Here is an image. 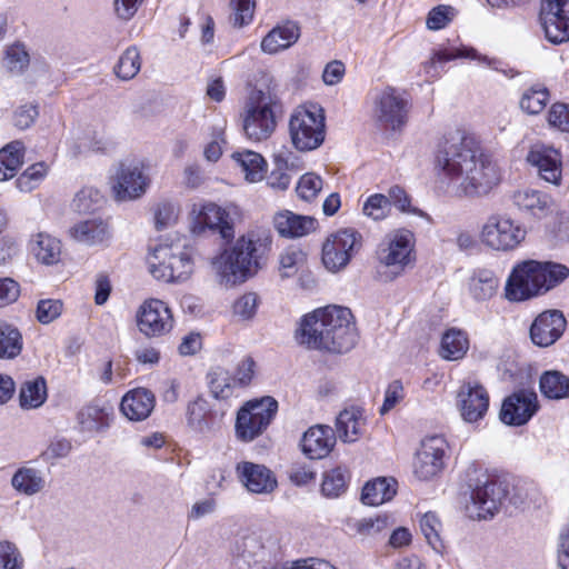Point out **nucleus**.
<instances>
[{
	"mask_svg": "<svg viewBox=\"0 0 569 569\" xmlns=\"http://www.w3.org/2000/svg\"><path fill=\"white\" fill-rule=\"evenodd\" d=\"M550 100L547 87L540 83L527 88L520 99V108L529 114L540 113Z\"/></svg>",
	"mask_w": 569,
	"mask_h": 569,
	"instance_id": "obj_45",
	"label": "nucleus"
},
{
	"mask_svg": "<svg viewBox=\"0 0 569 569\" xmlns=\"http://www.w3.org/2000/svg\"><path fill=\"white\" fill-rule=\"evenodd\" d=\"M278 411V402L272 397L247 401L237 412L234 432L242 442H251L261 436Z\"/></svg>",
	"mask_w": 569,
	"mask_h": 569,
	"instance_id": "obj_9",
	"label": "nucleus"
},
{
	"mask_svg": "<svg viewBox=\"0 0 569 569\" xmlns=\"http://www.w3.org/2000/svg\"><path fill=\"white\" fill-rule=\"evenodd\" d=\"M112 418L113 409L111 406L90 402L79 410L77 422L81 432L94 435L108 429Z\"/></svg>",
	"mask_w": 569,
	"mask_h": 569,
	"instance_id": "obj_29",
	"label": "nucleus"
},
{
	"mask_svg": "<svg viewBox=\"0 0 569 569\" xmlns=\"http://www.w3.org/2000/svg\"><path fill=\"white\" fill-rule=\"evenodd\" d=\"M467 336L460 330H448L441 340L440 355L447 360H458L468 350Z\"/></svg>",
	"mask_w": 569,
	"mask_h": 569,
	"instance_id": "obj_47",
	"label": "nucleus"
},
{
	"mask_svg": "<svg viewBox=\"0 0 569 569\" xmlns=\"http://www.w3.org/2000/svg\"><path fill=\"white\" fill-rule=\"evenodd\" d=\"M408 110V100L395 88L388 87L376 97L375 113L386 129L402 128L407 122Z\"/></svg>",
	"mask_w": 569,
	"mask_h": 569,
	"instance_id": "obj_18",
	"label": "nucleus"
},
{
	"mask_svg": "<svg viewBox=\"0 0 569 569\" xmlns=\"http://www.w3.org/2000/svg\"><path fill=\"white\" fill-rule=\"evenodd\" d=\"M272 540L271 533L259 529L251 531L237 542L233 551V566L236 569H251L264 556L267 545Z\"/></svg>",
	"mask_w": 569,
	"mask_h": 569,
	"instance_id": "obj_21",
	"label": "nucleus"
},
{
	"mask_svg": "<svg viewBox=\"0 0 569 569\" xmlns=\"http://www.w3.org/2000/svg\"><path fill=\"white\" fill-rule=\"evenodd\" d=\"M48 171L49 166L46 162L33 163L18 177L16 186L21 192H30L40 186Z\"/></svg>",
	"mask_w": 569,
	"mask_h": 569,
	"instance_id": "obj_49",
	"label": "nucleus"
},
{
	"mask_svg": "<svg viewBox=\"0 0 569 569\" xmlns=\"http://www.w3.org/2000/svg\"><path fill=\"white\" fill-rule=\"evenodd\" d=\"M362 247V236L352 228L330 233L322 244V262L332 272L348 266Z\"/></svg>",
	"mask_w": 569,
	"mask_h": 569,
	"instance_id": "obj_14",
	"label": "nucleus"
},
{
	"mask_svg": "<svg viewBox=\"0 0 569 569\" xmlns=\"http://www.w3.org/2000/svg\"><path fill=\"white\" fill-rule=\"evenodd\" d=\"M46 485L41 470L32 467L19 468L11 479V486L20 493L33 496L40 492Z\"/></svg>",
	"mask_w": 569,
	"mask_h": 569,
	"instance_id": "obj_38",
	"label": "nucleus"
},
{
	"mask_svg": "<svg viewBox=\"0 0 569 569\" xmlns=\"http://www.w3.org/2000/svg\"><path fill=\"white\" fill-rule=\"evenodd\" d=\"M151 274L166 282H180L193 271L190 252L179 244H159L148 257Z\"/></svg>",
	"mask_w": 569,
	"mask_h": 569,
	"instance_id": "obj_8",
	"label": "nucleus"
},
{
	"mask_svg": "<svg viewBox=\"0 0 569 569\" xmlns=\"http://www.w3.org/2000/svg\"><path fill=\"white\" fill-rule=\"evenodd\" d=\"M63 305L60 300L43 299L37 306V319L42 325H48L60 317Z\"/></svg>",
	"mask_w": 569,
	"mask_h": 569,
	"instance_id": "obj_61",
	"label": "nucleus"
},
{
	"mask_svg": "<svg viewBox=\"0 0 569 569\" xmlns=\"http://www.w3.org/2000/svg\"><path fill=\"white\" fill-rule=\"evenodd\" d=\"M527 161L537 169L541 179L556 186L560 183L562 161L557 149L543 143H535L527 154Z\"/></svg>",
	"mask_w": 569,
	"mask_h": 569,
	"instance_id": "obj_23",
	"label": "nucleus"
},
{
	"mask_svg": "<svg viewBox=\"0 0 569 569\" xmlns=\"http://www.w3.org/2000/svg\"><path fill=\"white\" fill-rule=\"evenodd\" d=\"M258 309V297L253 292H247L234 300L232 313L240 320H250Z\"/></svg>",
	"mask_w": 569,
	"mask_h": 569,
	"instance_id": "obj_57",
	"label": "nucleus"
},
{
	"mask_svg": "<svg viewBox=\"0 0 569 569\" xmlns=\"http://www.w3.org/2000/svg\"><path fill=\"white\" fill-rule=\"evenodd\" d=\"M541 393L552 400L565 399L569 396V377L559 371H547L540 377Z\"/></svg>",
	"mask_w": 569,
	"mask_h": 569,
	"instance_id": "obj_44",
	"label": "nucleus"
},
{
	"mask_svg": "<svg viewBox=\"0 0 569 569\" xmlns=\"http://www.w3.org/2000/svg\"><path fill=\"white\" fill-rule=\"evenodd\" d=\"M23 558L10 541L0 542V569H22Z\"/></svg>",
	"mask_w": 569,
	"mask_h": 569,
	"instance_id": "obj_60",
	"label": "nucleus"
},
{
	"mask_svg": "<svg viewBox=\"0 0 569 569\" xmlns=\"http://www.w3.org/2000/svg\"><path fill=\"white\" fill-rule=\"evenodd\" d=\"M442 523L435 512H426L420 518V530L428 545L437 552L441 553L445 546L440 536Z\"/></svg>",
	"mask_w": 569,
	"mask_h": 569,
	"instance_id": "obj_48",
	"label": "nucleus"
},
{
	"mask_svg": "<svg viewBox=\"0 0 569 569\" xmlns=\"http://www.w3.org/2000/svg\"><path fill=\"white\" fill-rule=\"evenodd\" d=\"M336 445V435L327 425L310 427L301 438V450L309 459H322L329 456Z\"/></svg>",
	"mask_w": 569,
	"mask_h": 569,
	"instance_id": "obj_26",
	"label": "nucleus"
},
{
	"mask_svg": "<svg viewBox=\"0 0 569 569\" xmlns=\"http://www.w3.org/2000/svg\"><path fill=\"white\" fill-rule=\"evenodd\" d=\"M181 208L178 201L160 200L154 208V221L157 229H164L177 223Z\"/></svg>",
	"mask_w": 569,
	"mask_h": 569,
	"instance_id": "obj_51",
	"label": "nucleus"
},
{
	"mask_svg": "<svg viewBox=\"0 0 569 569\" xmlns=\"http://www.w3.org/2000/svg\"><path fill=\"white\" fill-rule=\"evenodd\" d=\"M102 200L101 192L93 187H84L73 198V208L82 213L89 212Z\"/></svg>",
	"mask_w": 569,
	"mask_h": 569,
	"instance_id": "obj_56",
	"label": "nucleus"
},
{
	"mask_svg": "<svg viewBox=\"0 0 569 569\" xmlns=\"http://www.w3.org/2000/svg\"><path fill=\"white\" fill-rule=\"evenodd\" d=\"M471 491V506L468 507L470 517L487 519L492 517L508 495V486L505 481L481 472L476 483L469 482Z\"/></svg>",
	"mask_w": 569,
	"mask_h": 569,
	"instance_id": "obj_11",
	"label": "nucleus"
},
{
	"mask_svg": "<svg viewBox=\"0 0 569 569\" xmlns=\"http://www.w3.org/2000/svg\"><path fill=\"white\" fill-rule=\"evenodd\" d=\"M232 21L237 27L249 24L254 16L256 0H230Z\"/></svg>",
	"mask_w": 569,
	"mask_h": 569,
	"instance_id": "obj_58",
	"label": "nucleus"
},
{
	"mask_svg": "<svg viewBox=\"0 0 569 569\" xmlns=\"http://www.w3.org/2000/svg\"><path fill=\"white\" fill-rule=\"evenodd\" d=\"M366 425L365 410L357 406H350L337 416L336 432L342 442L352 443L365 435Z\"/></svg>",
	"mask_w": 569,
	"mask_h": 569,
	"instance_id": "obj_28",
	"label": "nucleus"
},
{
	"mask_svg": "<svg viewBox=\"0 0 569 569\" xmlns=\"http://www.w3.org/2000/svg\"><path fill=\"white\" fill-rule=\"evenodd\" d=\"M73 240L86 246H104L111 239V230L107 221L94 218L79 221L70 230Z\"/></svg>",
	"mask_w": 569,
	"mask_h": 569,
	"instance_id": "obj_30",
	"label": "nucleus"
},
{
	"mask_svg": "<svg viewBox=\"0 0 569 569\" xmlns=\"http://www.w3.org/2000/svg\"><path fill=\"white\" fill-rule=\"evenodd\" d=\"M567 321L562 312L550 310L540 313L530 327V338L536 346L549 347L563 333Z\"/></svg>",
	"mask_w": 569,
	"mask_h": 569,
	"instance_id": "obj_25",
	"label": "nucleus"
},
{
	"mask_svg": "<svg viewBox=\"0 0 569 569\" xmlns=\"http://www.w3.org/2000/svg\"><path fill=\"white\" fill-rule=\"evenodd\" d=\"M512 200L520 210L537 218L546 217L551 207V198L548 194L530 188L516 191Z\"/></svg>",
	"mask_w": 569,
	"mask_h": 569,
	"instance_id": "obj_34",
	"label": "nucleus"
},
{
	"mask_svg": "<svg viewBox=\"0 0 569 569\" xmlns=\"http://www.w3.org/2000/svg\"><path fill=\"white\" fill-rule=\"evenodd\" d=\"M523 226L507 214H490L479 232L481 243L495 251L509 252L517 249L526 239Z\"/></svg>",
	"mask_w": 569,
	"mask_h": 569,
	"instance_id": "obj_10",
	"label": "nucleus"
},
{
	"mask_svg": "<svg viewBox=\"0 0 569 569\" xmlns=\"http://www.w3.org/2000/svg\"><path fill=\"white\" fill-rule=\"evenodd\" d=\"M448 449V442L441 436L425 438L413 460L415 476L423 481L439 476L445 468Z\"/></svg>",
	"mask_w": 569,
	"mask_h": 569,
	"instance_id": "obj_15",
	"label": "nucleus"
},
{
	"mask_svg": "<svg viewBox=\"0 0 569 569\" xmlns=\"http://www.w3.org/2000/svg\"><path fill=\"white\" fill-rule=\"evenodd\" d=\"M239 208L233 203L220 206L212 201L194 203L190 211V230L194 236L207 232L218 233L221 239L234 238V224L239 218Z\"/></svg>",
	"mask_w": 569,
	"mask_h": 569,
	"instance_id": "obj_6",
	"label": "nucleus"
},
{
	"mask_svg": "<svg viewBox=\"0 0 569 569\" xmlns=\"http://www.w3.org/2000/svg\"><path fill=\"white\" fill-rule=\"evenodd\" d=\"M232 159L240 167L244 178L249 182H257L263 178L266 161L261 154L251 150L236 151Z\"/></svg>",
	"mask_w": 569,
	"mask_h": 569,
	"instance_id": "obj_40",
	"label": "nucleus"
},
{
	"mask_svg": "<svg viewBox=\"0 0 569 569\" xmlns=\"http://www.w3.org/2000/svg\"><path fill=\"white\" fill-rule=\"evenodd\" d=\"M273 227L277 232L289 239L301 238L316 231L318 221L310 216H302L290 210H282L274 214Z\"/></svg>",
	"mask_w": 569,
	"mask_h": 569,
	"instance_id": "obj_27",
	"label": "nucleus"
},
{
	"mask_svg": "<svg viewBox=\"0 0 569 569\" xmlns=\"http://www.w3.org/2000/svg\"><path fill=\"white\" fill-rule=\"evenodd\" d=\"M223 417L224 411L216 408L203 397L189 402L186 412L188 427L203 436L217 432L221 428Z\"/></svg>",
	"mask_w": 569,
	"mask_h": 569,
	"instance_id": "obj_19",
	"label": "nucleus"
},
{
	"mask_svg": "<svg viewBox=\"0 0 569 569\" xmlns=\"http://www.w3.org/2000/svg\"><path fill=\"white\" fill-rule=\"evenodd\" d=\"M208 385L210 392L216 399L226 400L233 395L236 388V379L231 377L229 371L217 367L208 373Z\"/></svg>",
	"mask_w": 569,
	"mask_h": 569,
	"instance_id": "obj_46",
	"label": "nucleus"
},
{
	"mask_svg": "<svg viewBox=\"0 0 569 569\" xmlns=\"http://www.w3.org/2000/svg\"><path fill=\"white\" fill-rule=\"evenodd\" d=\"M455 10L450 6H438L433 8L427 17V27L430 30H440L445 28L453 18Z\"/></svg>",
	"mask_w": 569,
	"mask_h": 569,
	"instance_id": "obj_62",
	"label": "nucleus"
},
{
	"mask_svg": "<svg viewBox=\"0 0 569 569\" xmlns=\"http://www.w3.org/2000/svg\"><path fill=\"white\" fill-rule=\"evenodd\" d=\"M548 122L563 132H569V103H553L548 112Z\"/></svg>",
	"mask_w": 569,
	"mask_h": 569,
	"instance_id": "obj_63",
	"label": "nucleus"
},
{
	"mask_svg": "<svg viewBox=\"0 0 569 569\" xmlns=\"http://www.w3.org/2000/svg\"><path fill=\"white\" fill-rule=\"evenodd\" d=\"M3 68L11 74L20 76L27 71L30 64V53L22 42H14L4 49L2 59Z\"/></svg>",
	"mask_w": 569,
	"mask_h": 569,
	"instance_id": "obj_43",
	"label": "nucleus"
},
{
	"mask_svg": "<svg viewBox=\"0 0 569 569\" xmlns=\"http://www.w3.org/2000/svg\"><path fill=\"white\" fill-rule=\"evenodd\" d=\"M279 82L263 72L248 93L242 110V128L252 141L268 139L277 127L276 113L281 109Z\"/></svg>",
	"mask_w": 569,
	"mask_h": 569,
	"instance_id": "obj_4",
	"label": "nucleus"
},
{
	"mask_svg": "<svg viewBox=\"0 0 569 569\" xmlns=\"http://www.w3.org/2000/svg\"><path fill=\"white\" fill-rule=\"evenodd\" d=\"M24 147L21 141H12L0 150V182L16 176L22 164Z\"/></svg>",
	"mask_w": 569,
	"mask_h": 569,
	"instance_id": "obj_39",
	"label": "nucleus"
},
{
	"mask_svg": "<svg viewBox=\"0 0 569 569\" xmlns=\"http://www.w3.org/2000/svg\"><path fill=\"white\" fill-rule=\"evenodd\" d=\"M539 20L549 42L560 44L569 40V0H543Z\"/></svg>",
	"mask_w": 569,
	"mask_h": 569,
	"instance_id": "obj_16",
	"label": "nucleus"
},
{
	"mask_svg": "<svg viewBox=\"0 0 569 569\" xmlns=\"http://www.w3.org/2000/svg\"><path fill=\"white\" fill-rule=\"evenodd\" d=\"M139 331L148 338L161 337L173 328V316L166 302L159 299L146 300L137 315Z\"/></svg>",
	"mask_w": 569,
	"mask_h": 569,
	"instance_id": "obj_17",
	"label": "nucleus"
},
{
	"mask_svg": "<svg viewBox=\"0 0 569 569\" xmlns=\"http://www.w3.org/2000/svg\"><path fill=\"white\" fill-rule=\"evenodd\" d=\"M435 169L458 197L488 194L501 180L500 168L471 136L456 132L438 144Z\"/></svg>",
	"mask_w": 569,
	"mask_h": 569,
	"instance_id": "obj_1",
	"label": "nucleus"
},
{
	"mask_svg": "<svg viewBox=\"0 0 569 569\" xmlns=\"http://www.w3.org/2000/svg\"><path fill=\"white\" fill-rule=\"evenodd\" d=\"M154 408V396L144 388L129 391L121 401V411L130 420L141 421L148 418Z\"/></svg>",
	"mask_w": 569,
	"mask_h": 569,
	"instance_id": "obj_32",
	"label": "nucleus"
},
{
	"mask_svg": "<svg viewBox=\"0 0 569 569\" xmlns=\"http://www.w3.org/2000/svg\"><path fill=\"white\" fill-rule=\"evenodd\" d=\"M47 399V383L43 377H36L21 385L19 402L22 409H36Z\"/></svg>",
	"mask_w": 569,
	"mask_h": 569,
	"instance_id": "obj_41",
	"label": "nucleus"
},
{
	"mask_svg": "<svg viewBox=\"0 0 569 569\" xmlns=\"http://www.w3.org/2000/svg\"><path fill=\"white\" fill-rule=\"evenodd\" d=\"M415 247L413 232L408 229H398L385 237L378 248L377 257L382 266L398 276L415 261Z\"/></svg>",
	"mask_w": 569,
	"mask_h": 569,
	"instance_id": "obj_12",
	"label": "nucleus"
},
{
	"mask_svg": "<svg viewBox=\"0 0 569 569\" xmlns=\"http://www.w3.org/2000/svg\"><path fill=\"white\" fill-rule=\"evenodd\" d=\"M347 488L346 472L341 468H335L325 473L321 490L325 496L336 498Z\"/></svg>",
	"mask_w": 569,
	"mask_h": 569,
	"instance_id": "obj_52",
	"label": "nucleus"
},
{
	"mask_svg": "<svg viewBox=\"0 0 569 569\" xmlns=\"http://www.w3.org/2000/svg\"><path fill=\"white\" fill-rule=\"evenodd\" d=\"M305 253L298 249H287L281 253L279 260V271L281 278L295 276L305 262Z\"/></svg>",
	"mask_w": 569,
	"mask_h": 569,
	"instance_id": "obj_54",
	"label": "nucleus"
},
{
	"mask_svg": "<svg viewBox=\"0 0 569 569\" xmlns=\"http://www.w3.org/2000/svg\"><path fill=\"white\" fill-rule=\"evenodd\" d=\"M322 189V179L320 176L309 172L303 174L297 186L298 196L306 200H313Z\"/></svg>",
	"mask_w": 569,
	"mask_h": 569,
	"instance_id": "obj_59",
	"label": "nucleus"
},
{
	"mask_svg": "<svg viewBox=\"0 0 569 569\" xmlns=\"http://www.w3.org/2000/svg\"><path fill=\"white\" fill-rule=\"evenodd\" d=\"M538 408V397L535 391L519 390L503 400L500 419L509 426H522L532 418Z\"/></svg>",
	"mask_w": 569,
	"mask_h": 569,
	"instance_id": "obj_20",
	"label": "nucleus"
},
{
	"mask_svg": "<svg viewBox=\"0 0 569 569\" xmlns=\"http://www.w3.org/2000/svg\"><path fill=\"white\" fill-rule=\"evenodd\" d=\"M289 136L292 146L299 151L318 149L326 138L322 108L316 103L298 106L289 118Z\"/></svg>",
	"mask_w": 569,
	"mask_h": 569,
	"instance_id": "obj_7",
	"label": "nucleus"
},
{
	"mask_svg": "<svg viewBox=\"0 0 569 569\" xmlns=\"http://www.w3.org/2000/svg\"><path fill=\"white\" fill-rule=\"evenodd\" d=\"M499 288V278L492 270L477 269L469 283L471 296L477 301H486L496 296Z\"/></svg>",
	"mask_w": 569,
	"mask_h": 569,
	"instance_id": "obj_37",
	"label": "nucleus"
},
{
	"mask_svg": "<svg viewBox=\"0 0 569 569\" xmlns=\"http://www.w3.org/2000/svg\"><path fill=\"white\" fill-rule=\"evenodd\" d=\"M393 478H377L368 481L361 493V501L368 506H379L393 498L397 492Z\"/></svg>",
	"mask_w": 569,
	"mask_h": 569,
	"instance_id": "obj_36",
	"label": "nucleus"
},
{
	"mask_svg": "<svg viewBox=\"0 0 569 569\" xmlns=\"http://www.w3.org/2000/svg\"><path fill=\"white\" fill-rule=\"evenodd\" d=\"M457 399L461 417L470 423L481 420L489 409V395L485 387L476 381L463 383Z\"/></svg>",
	"mask_w": 569,
	"mask_h": 569,
	"instance_id": "obj_22",
	"label": "nucleus"
},
{
	"mask_svg": "<svg viewBox=\"0 0 569 569\" xmlns=\"http://www.w3.org/2000/svg\"><path fill=\"white\" fill-rule=\"evenodd\" d=\"M271 243L270 231L256 228L240 236L231 246L222 248L210 260L217 281L226 287L247 281L261 268Z\"/></svg>",
	"mask_w": 569,
	"mask_h": 569,
	"instance_id": "obj_3",
	"label": "nucleus"
},
{
	"mask_svg": "<svg viewBox=\"0 0 569 569\" xmlns=\"http://www.w3.org/2000/svg\"><path fill=\"white\" fill-rule=\"evenodd\" d=\"M147 170V166L140 160L120 162L111 181L116 200L129 201L142 197L151 182Z\"/></svg>",
	"mask_w": 569,
	"mask_h": 569,
	"instance_id": "obj_13",
	"label": "nucleus"
},
{
	"mask_svg": "<svg viewBox=\"0 0 569 569\" xmlns=\"http://www.w3.org/2000/svg\"><path fill=\"white\" fill-rule=\"evenodd\" d=\"M30 251L43 264H56L61 257V242L57 238L39 232L30 240Z\"/></svg>",
	"mask_w": 569,
	"mask_h": 569,
	"instance_id": "obj_35",
	"label": "nucleus"
},
{
	"mask_svg": "<svg viewBox=\"0 0 569 569\" xmlns=\"http://www.w3.org/2000/svg\"><path fill=\"white\" fill-rule=\"evenodd\" d=\"M300 37V28L293 21H287L272 28L261 41V50L276 54L293 46Z\"/></svg>",
	"mask_w": 569,
	"mask_h": 569,
	"instance_id": "obj_31",
	"label": "nucleus"
},
{
	"mask_svg": "<svg viewBox=\"0 0 569 569\" xmlns=\"http://www.w3.org/2000/svg\"><path fill=\"white\" fill-rule=\"evenodd\" d=\"M390 200L388 196L375 193L363 204V213L373 220H381L390 212Z\"/></svg>",
	"mask_w": 569,
	"mask_h": 569,
	"instance_id": "obj_55",
	"label": "nucleus"
},
{
	"mask_svg": "<svg viewBox=\"0 0 569 569\" xmlns=\"http://www.w3.org/2000/svg\"><path fill=\"white\" fill-rule=\"evenodd\" d=\"M295 337L308 349L345 353L356 346L358 332L350 309L327 306L305 315Z\"/></svg>",
	"mask_w": 569,
	"mask_h": 569,
	"instance_id": "obj_2",
	"label": "nucleus"
},
{
	"mask_svg": "<svg viewBox=\"0 0 569 569\" xmlns=\"http://www.w3.org/2000/svg\"><path fill=\"white\" fill-rule=\"evenodd\" d=\"M458 58L478 59L488 62L486 57L480 58L472 48H446L436 51L431 59L423 63V71L430 78H437L443 70L442 66Z\"/></svg>",
	"mask_w": 569,
	"mask_h": 569,
	"instance_id": "obj_33",
	"label": "nucleus"
},
{
	"mask_svg": "<svg viewBox=\"0 0 569 569\" xmlns=\"http://www.w3.org/2000/svg\"><path fill=\"white\" fill-rule=\"evenodd\" d=\"M141 68L140 52L136 47H129L119 58L114 68L118 78L130 80L137 76Z\"/></svg>",
	"mask_w": 569,
	"mask_h": 569,
	"instance_id": "obj_50",
	"label": "nucleus"
},
{
	"mask_svg": "<svg viewBox=\"0 0 569 569\" xmlns=\"http://www.w3.org/2000/svg\"><path fill=\"white\" fill-rule=\"evenodd\" d=\"M263 569H337L326 560L318 558H301L293 561H287L271 568Z\"/></svg>",
	"mask_w": 569,
	"mask_h": 569,
	"instance_id": "obj_64",
	"label": "nucleus"
},
{
	"mask_svg": "<svg viewBox=\"0 0 569 569\" xmlns=\"http://www.w3.org/2000/svg\"><path fill=\"white\" fill-rule=\"evenodd\" d=\"M236 473L243 487L252 493L267 495L277 487L276 476L264 465L241 461L236 466Z\"/></svg>",
	"mask_w": 569,
	"mask_h": 569,
	"instance_id": "obj_24",
	"label": "nucleus"
},
{
	"mask_svg": "<svg viewBox=\"0 0 569 569\" xmlns=\"http://www.w3.org/2000/svg\"><path fill=\"white\" fill-rule=\"evenodd\" d=\"M23 341L19 329L4 320H0V359H13L22 350Z\"/></svg>",
	"mask_w": 569,
	"mask_h": 569,
	"instance_id": "obj_42",
	"label": "nucleus"
},
{
	"mask_svg": "<svg viewBox=\"0 0 569 569\" xmlns=\"http://www.w3.org/2000/svg\"><path fill=\"white\" fill-rule=\"evenodd\" d=\"M388 198L390 200V206L393 204L401 212L415 214L429 220V216L425 211L411 204L408 193L401 187H391L388 191Z\"/></svg>",
	"mask_w": 569,
	"mask_h": 569,
	"instance_id": "obj_53",
	"label": "nucleus"
},
{
	"mask_svg": "<svg viewBox=\"0 0 569 569\" xmlns=\"http://www.w3.org/2000/svg\"><path fill=\"white\" fill-rule=\"evenodd\" d=\"M569 276L565 264L526 260L517 263L506 282V298L509 301H525L556 287Z\"/></svg>",
	"mask_w": 569,
	"mask_h": 569,
	"instance_id": "obj_5",
	"label": "nucleus"
}]
</instances>
